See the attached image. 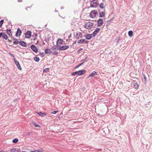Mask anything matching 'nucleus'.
<instances>
[{
	"label": "nucleus",
	"instance_id": "nucleus-1",
	"mask_svg": "<svg viewBox=\"0 0 152 152\" xmlns=\"http://www.w3.org/2000/svg\"><path fill=\"white\" fill-rule=\"evenodd\" d=\"M84 26L86 29H90L93 27V23L89 21L86 23Z\"/></svg>",
	"mask_w": 152,
	"mask_h": 152
},
{
	"label": "nucleus",
	"instance_id": "nucleus-2",
	"mask_svg": "<svg viewBox=\"0 0 152 152\" xmlns=\"http://www.w3.org/2000/svg\"><path fill=\"white\" fill-rule=\"evenodd\" d=\"M98 13L96 10H93L92 11L90 14L89 17L92 18H95L98 15Z\"/></svg>",
	"mask_w": 152,
	"mask_h": 152
},
{
	"label": "nucleus",
	"instance_id": "nucleus-3",
	"mask_svg": "<svg viewBox=\"0 0 152 152\" xmlns=\"http://www.w3.org/2000/svg\"><path fill=\"white\" fill-rule=\"evenodd\" d=\"M97 6V0H92L91 1L90 7H96Z\"/></svg>",
	"mask_w": 152,
	"mask_h": 152
},
{
	"label": "nucleus",
	"instance_id": "nucleus-4",
	"mask_svg": "<svg viewBox=\"0 0 152 152\" xmlns=\"http://www.w3.org/2000/svg\"><path fill=\"white\" fill-rule=\"evenodd\" d=\"M63 40L61 39H58L57 41V46L58 47H61L62 45L63 44Z\"/></svg>",
	"mask_w": 152,
	"mask_h": 152
},
{
	"label": "nucleus",
	"instance_id": "nucleus-5",
	"mask_svg": "<svg viewBox=\"0 0 152 152\" xmlns=\"http://www.w3.org/2000/svg\"><path fill=\"white\" fill-rule=\"evenodd\" d=\"M14 59L15 63L16 65L17 66L18 69L20 70H22V68L18 61H17L15 58H14Z\"/></svg>",
	"mask_w": 152,
	"mask_h": 152
},
{
	"label": "nucleus",
	"instance_id": "nucleus-6",
	"mask_svg": "<svg viewBox=\"0 0 152 152\" xmlns=\"http://www.w3.org/2000/svg\"><path fill=\"white\" fill-rule=\"evenodd\" d=\"M69 48V46L68 45H65L61 47H60L59 48V50H65L67 49H68Z\"/></svg>",
	"mask_w": 152,
	"mask_h": 152
},
{
	"label": "nucleus",
	"instance_id": "nucleus-7",
	"mask_svg": "<svg viewBox=\"0 0 152 152\" xmlns=\"http://www.w3.org/2000/svg\"><path fill=\"white\" fill-rule=\"evenodd\" d=\"M31 35V32L30 31H27L25 34V37L27 38H29Z\"/></svg>",
	"mask_w": 152,
	"mask_h": 152
},
{
	"label": "nucleus",
	"instance_id": "nucleus-8",
	"mask_svg": "<svg viewBox=\"0 0 152 152\" xmlns=\"http://www.w3.org/2000/svg\"><path fill=\"white\" fill-rule=\"evenodd\" d=\"M86 72V71L85 70H80L78 71V75H81L84 74Z\"/></svg>",
	"mask_w": 152,
	"mask_h": 152
},
{
	"label": "nucleus",
	"instance_id": "nucleus-9",
	"mask_svg": "<svg viewBox=\"0 0 152 152\" xmlns=\"http://www.w3.org/2000/svg\"><path fill=\"white\" fill-rule=\"evenodd\" d=\"M31 49L35 53L37 52L38 49L37 47L34 45H32L31 47Z\"/></svg>",
	"mask_w": 152,
	"mask_h": 152
},
{
	"label": "nucleus",
	"instance_id": "nucleus-10",
	"mask_svg": "<svg viewBox=\"0 0 152 152\" xmlns=\"http://www.w3.org/2000/svg\"><path fill=\"white\" fill-rule=\"evenodd\" d=\"M100 31L99 28H96L92 34L93 37H95Z\"/></svg>",
	"mask_w": 152,
	"mask_h": 152
},
{
	"label": "nucleus",
	"instance_id": "nucleus-11",
	"mask_svg": "<svg viewBox=\"0 0 152 152\" xmlns=\"http://www.w3.org/2000/svg\"><path fill=\"white\" fill-rule=\"evenodd\" d=\"M97 25L99 26H102L103 24V20L102 19L100 18L97 21Z\"/></svg>",
	"mask_w": 152,
	"mask_h": 152
},
{
	"label": "nucleus",
	"instance_id": "nucleus-12",
	"mask_svg": "<svg viewBox=\"0 0 152 152\" xmlns=\"http://www.w3.org/2000/svg\"><path fill=\"white\" fill-rule=\"evenodd\" d=\"M22 31L19 28H18L16 34V36L17 37L20 36L21 33Z\"/></svg>",
	"mask_w": 152,
	"mask_h": 152
},
{
	"label": "nucleus",
	"instance_id": "nucleus-13",
	"mask_svg": "<svg viewBox=\"0 0 152 152\" xmlns=\"http://www.w3.org/2000/svg\"><path fill=\"white\" fill-rule=\"evenodd\" d=\"M97 75V73L95 71L93 72L92 73L90 74L88 76V78L90 77H93L94 76L96 75Z\"/></svg>",
	"mask_w": 152,
	"mask_h": 152
},
{
	"label": "nucleus",
	"instance_id": "nucleus-14",
	"mask_svg": "<svg viewBox=\"0 0 152 152\" xmlns=\"http://www.w3.org/2000/svg\"><path fill=\"white\" fill-rule=\"evenodd\" d=\"M92 34H89L86 36V38L87 39H90L92 38Z\"/></svg>",
	"mask_w": 152,
	"mask_h": 152
},
{
	"label": "nucleus",
	"instance_id": "nucleus-15",
	"mask_svg": "<svg viewBox=\"0 0 152 152\" xmlns=\"http://www.w3.org/2000/svg\"><path fill=\"white\" fill-rule=\"evenodd\" d=\"M37 113L38 114L42 116H43L47 114L45 113H42L41 112H37Z\"/></svg>",
	"mask_w": 152,
	"mask_h": 152
},
{
	"label": "nucleus",
	"instance_id": "nucleus-16",
	"mask_svg": "<svg viewBox=\"0 0 152 152\" xmlns=\"http://www.w3.org/2000/svg\"><path fill=\"white\" fill-rule=\"evenodd\" d=\"M20 44L23 47H26L27 46L26 44L23 41H20L19 42Z\"/></svg>",
	"mask_w": 152,
	"mask_h": 152
},
{
	"label": "nucleus",
	"instance_id": "nucleus-17",
	"mask_svg": "<svg viewBox=\"0 0 152 152\" xmlns=\"http://www.w3.org/2000/svg\"><path fill=\"white\" fill-rule=\"evenodd\" d=\"M45 54H51L52 53V51L50 50L49 49H47L45 50Z\"/></svg>",
	"mask_w": 152,
	"mask_h": 152
},
{
	"label": "nucleus",
	"instance_id": "nucleus-18",
	"mask_svg": "<svg viewBox=\"0 0 152 152\" xmlns=\"http://www.w3.org/2000/svg\"><path fill=\"white\" fill-rule=\"evenodd\" d=\"M19 150L18 148H13L11 150L10 152H19Z\"/></svg>",
	"mask_w": 152,
	"mask_h": 152
},
{
	"label": "nucleus",
	"instance_id": "nucleus-19",
	"mask_svg": "<svg viewBox=\"0 0 152 152\" xmlns=\"http://www.w3.org/2000/svg\"><path fill=\"white\" fill-rule=\"evenodd\" d=\"M7 33L9 36H12V31L10 29H7Z\"/></svg>",
	"mask_w": 152,
	"mask_h": 152
},
{
	"label": "nucleus",
	"instance_id": "nucleus-20",
	"mask_svg": "<svg viewBox=\"0 0 152 152\" xmlns=\"http://www.w3.org/2000/svg\"><path fill=\"white\" fill-rule=\"evenodd\" d=\"M133 85L135 88L137 89L138 88L139 85L136 81L133 82Z\"/></svg>",
	"mask_w": 152,
	"mask_h": 152
},
{
	"label": "nucleus",
	"instance_id": "nucleus-21",
	"mask_svg": "<svg viewBox=\"0 0 152 152\" xmlns=\"http://www.w3.org/2000/svg\"><path fill=\"white\" fill-rule=\"evenodd\" d=\"M32 123L33 125L35 127H39V128L41 127V126L40 125H39V124H36L34 122H32Z\"/></svg>",
	"mask_w": 152,
	"mask_h": 152
},
{
	"label": "nucleus",
	"instance_id": "nucleus-22",
	"mask_svg": "<svg viewBox=\"0 0 152 152\" xmlns=\"http://www.w3.org/2000/svg\"><path fill=\"white\" fill-rule=\"evenodd\" d=\"M2 37L3 38L5 39H7L8 38L7 35L4 33H3V35Z\"/></svg>",
	"mask_w": 152,
	"mask_h": 152
},
{
	"label": "nucleus",
	"instance_id": "nucleus-23",
	"mask_svg": "<svg viewBox=\"0 0 152 152\" xmlns=\"http://www.w3.org/2000/svg\"><path fill=\"white\" fill-rule=\"evenodd\" d=\"M104 12H101L99 13V16L101 17H104Z\"/></svg>",
	"mask_w": 152,
	"mask_h": 152
},
{
	"label": "nucleus",
	"instance_id": "nucleus-24",
	"mask_svg": "<svg viewBox=\"0 0 152 152\" xmlns=\"http://www.w3.org/2000/svg\"><path fill=\"white\" fill-rule=\"evenodd\" d=\"M84 41H85V39H81L79 40L78 41L77 43H82L84 42Z\"/></svg>",
	"mask_w": 152,
	"mask_h": 152
},
{
	"label": "nucleus",
	"instance_id": "nucleus-25",
	"mask_svg": "<svg viewBox=\"0 0 152 152\" xmlns=\"http://www.w3.org/2000/svg\"><path fill=\"white\" fill-rule=\"evenodd\" d=\"M133 31H129L128 32V35L130 37H132L133 36Z\"/></svg>",
	"mask_w": 152,
	"mask_h": 152
},
{
	"label": "nucleus",
	"instance_id": "nucleus-26",
	"mask_svg": "<svg viewBox=\"0 0 152 152\" xmlns=\"http://www.w3.org/2000/svg\"><path fill=\"white\" fill-rule=\"evenodd\" d=\"M43 151L42 150H35L33 151H31L30 152H43Z\"/></svg>",
	"mask_w": 152,
	"mask_h": 152
},
{
	"label": "nucleus",
	"instance_id": "nucleus-27",
	"mask_svg": "<svg viewBox=\"0 0 152 152\" xmlns=\"http://www.w3.org/2000/svg\"><path fill=\"white\" fill-rule=\"evenodd\" d=\"M49 68H46L44 70L43 72L45 73L49 72Z\"/></svg>",
	"mask_w": 152,
	"mask_h": 152
},
{
	"label": "nucleus",
	"instance_id": "nucleus-28",
	"mask_svg": "<svg viewBox=\"0 0 152 152\" xmlns=\"http://www.w3.org/2000/svg\"><path fill=\"white\" fill-rule=\"evenodd\" d=\"M99 7L101 9H103L104 8V4L102 3L99 5Z\"/></svg>",
	"mask_w": 152,
	"mask_h": 152
},
{
	"label": "nucleus",
	"instance_id": "nucleus-29",
	"mask_svg": "<svg viewBox=\"0 0 152 152\" xmlns=\"http://www.w3.org/2000/svg\"><path fill=\"white\" fill-rule=\"evenodd\" d=\"M34 59V60L37 62H38L39 60V58L37 57H35Z\"/></svg>",
	"mask_w": 152,
	"mask_h": 152
},
{
	"label": "nucleus",
	"instance_id": "nucleus-30",
	"mask_svg": "<svg viewBox=\"0 0 152 152\" xmlns=\"http://www.w3.org/2000/svg\"><path fill=\"white\" fill-rule=\"evenodd\" d=\"M78 75V71L75 72H73L72 74V76H75V75Z\"/></svg>",
	"mask_w": 152,
	"mask_h": 152
},
{
	"label": "nucleus",
	"instance_id": "nucleus-31",
	"mask_svg": "<svg viewBox=\"0 0 152 152\" xmlns=\"http://www.w3.org/2000/svg\"><path fill=\"white\" fill-rule=\"evenodd\" d=\"M18 139L17 138H16V139H15L13 140L12 141V142L14 143H16L18 142Z\"/></svg>",
	"mask_w": 152,
	"mask_h": 152
},
{
	"label": "nucleus",
	"instance_id": "nucleus-32",
	"mask_svg": "<svg viewBox=\"0 0 152 152\" xmlns=\"http://www.w3.org/2000/svg\"><path fill=\"white\" fill-rule=\"evenodd\" d=\"M84 63V62H83L82 63H81L78 65H77V66H76L75 67V69H77V68H78V67H79V66H81Z\"/></svg>",
	"mask_w": 152,
	"mask_h": 152
},
{
	"label": "nucleus",
	"instance_id": "nucleus-33",
	"mask_svg": "<svg viewBox=\"0 0 152 152\" xmlns=\"http://www.w3.org/2000/svg\"><path fill=\"white\" fill-rule=\"evenodd\" d=\"M4 22V20H1L0 21V27H1Z\"/></svg>",
	"mask_w": 152,
	"mask_h": 152
},
{
	"label": "nucleus",
	"instance_id": "nucleus-34",
	"mask_svg": "<svg viewBox=\"0 0 152 152\" xmlns=\"http://www.w3.org/2000/svg\"><path fill=\"white\" fill-rule=\"evenodd\" d=\"M18 41L17 40H16L15 41L13 42V43L14 44L17 45L18 44Z\"/></svg>",
	"mask_w": 152,
	"mask_h": 152
},
{
	"label": "nucleus",
	"instance_id": "nucleus-35",
	"mask_svg": "<svg viewBox=\"0 0 152 152\" xmlns=\"http://www.w3.org/2000/svg\"><path fill=\"white\" fill-rule=\"evenodd\" d=\"M58 53V52L56 51H54L53 52V55H57Z\"/></svg>",
	"mask_w": 152,
	"mask_h": 152
},
{
	"label": "nucleus",
	"instance_id": "nucleus-36",
	"mask_svg": "<svg viewBox=\"0 0 152 152\" xmlns=\"http://www.w3.org/2000/svg\"><path fill=\"white\" fill-rule=\"evenodd\" d=\"M58 112V110L54 111L51 112V113L53 114H55Z\"/></svg>",
	"mask_w": 152,
	"mask_h": 152
},
{
	"label": "nucleus",
	"instance_id": "nucleus-37",
	"mask_svg": "<svg viewBox=\"0 0 152 152\" xmlns=\"http://www.w3.org/2000/svg\"><path fill=\"white\" fill-rule=\"evenodd\" d=\"M83 50L82 48H80L77 51V53H79L80 51H81Z\"/></svg>",
	"mask_w": 152,
	"mask_h": 152
},
{
	"label": "nucleus",
	"instance_id": "nucleus-38",
	"mask_svg": "<svg viewBox=\"0 0 152 152\" xmlns=\"http://www.w3.org/2000/svg\"><path fill=\"white\" fill-rule=\"evenodd\" d=\"M3 33H0V38L2 37L3 35Z\"/></svg>",
	"mask_w": 152,
	"mask_h": 152
},
{
	"label": "nucleus",
	"instance_id": "nucleus-39",
	"mask_svg": "<svg viewBox=\"0 0 152 152\" xmlns=\"http://www.w3.org/2000/svg\"><path fill=\"white\" fill-rule=\"evenodd\" d=\"M71 36H72V34H71H71L69 35L68 36V38H70V37H71Z\"/></svg>",
	"mask_w": 152,
	"mask_h": 152
},
{
	"label": "nucleus",
	"instance_id": "nucleus-40",
	"mask_svg": "<svg viewBox=\"0 0 152 152\" xmlns=\"http://www.w3.org/2000/svg\"><path fill=\"white\" fill-rule=\"evenodd\" d=\"M18 2H21L22 1V0H18Z\"/></svg>",
	"mask_w": 152,
	"mask_h": 152
},
{
	"label": "nucleus",
	"instance_id": "nucleus-41",
	"mask_svg": "<svg viewBox=\"0 0 152 152\" xmlns=\"http://www.w3.org/2000/svg\"><path fill=\"white\" fill-rule=\"evenodd\" d=\"M0 152H5L3 151H0Z\"/></svg>",
	"mask_w": 152,
	"mask_h": 152
},
{
	"label": "nucleus",
	"instance_id": "nucleus-42",
	"mask_svg": "<svg viewBox=\"0 0 152 152\" xmlns=\"http://www.w3.org/2000/svg\"><path fill=\"white\" fill-rule=\"evenodd\" d=\"M36 39V38H35L34 39V40H35V39Z\"/></svg>",
	"mask_w": 152,
	"mask_h": 152
},
{
	"label": "nucleus",
	"instance_id": "nucleus-43",
	"mask_svg": "<svg viewBox=\"0 0 152 152\" xmlns=\"http://www.w3.org/2000/svg\"><path fill=\"white\" fill-rule=\"evenodd\" d=\"M144 78L145 79L146 77H144Z\"/></svg>",
	"mask_w": 152,
	"mask_h": 152
}]
</instances>
